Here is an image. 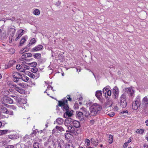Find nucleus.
Returning a JSON list of instances; mask_svg holds the SVG:
<instances>
[{"mask_svg":"<svg viewBox=\"0 0 148 148\" xmlns=\"http://www.w3.org/2000/svg\"><path fill=\"white\" fill-rule=\"evenodd\" d=\"M58 106L62 107V110L66 112L64 113L63 117L66 118L72 116L73 115V111L70 110L68 104L67 100H64L58 101Z\"/></svg>","mask_w":148,"mask_h":148,"instance_id":"nucleus-1","label":"nucleus"},{"mask_svg":"<svg viewBox=\"0 0 148 148\" xmlns=\"http://www.w3.org/2000/svg\"><path fill=\"white\" fill-rule=\"evenodd\" d=\"M13 81L15 82H18L19 79H21L22 78V75L17 72H14L12 75Z\"/></svg>","mask_w":148,"mask_h":148,"instance_id":"nucleus-2","label":"nucleus"},{"mask_svg":"<svg viewBox=\"0 0 148 148\" xmlns=\"http://www.w3.org/2000/svg\"><path fill=\"white\" fill-rule=\"evenodd\" d=\"M126 96L124 94L122 95L120 97V106L122 108H125L127 106Z\"/></svg>","mask_w":148,"mask_h":148,"instance_id":"nucleus-3","label":"nucleus"},{"mask_svg":"<svg viewBox=\"0 0 148 148\" xmlns=\"http://www.w3.org/2000/svg\"><path fill=\"white\" fill-rule=\"evenodd\" d=\"M91 110H96L98 112L102 109V107L99 104L95 103L91 106Z\"/></svg>","mask_w":148,"mask_h":148,"instance_id":"nucleus-4","label":"nucleus"},{"mask_svg":"<svg viewBox=\"0 0 148 148\" xmlns=\"http://www.w3.org/2000/svg\"><path fill=\"white\" fill-rule=\"evenodd\" d=\"M68 131H66L67 132H68L71 133L75 135H76L78 134L77 132V128L73 126L72 125V126H69V127H68Z\"/></svg>","mask_w":148,"mask_h":148,"instance_id":"nucleus-5","label":"nucleus"},{"mask_svg":"<svg viewBox=\"0 0 148 148\" xmlns=\"http://www.w3.org/2000/svg\"><path fill=\"white\" fill-rule=\"evenodd\" d=\"M140 102L139 100H137L133 102L132 108L135 110H136L138 107L140 106Z\"/></svg>","mask_w":148,"mask_h":148,"instance_id":"nucleus-6","label":"nucleus"},{"mask_svg":"<svg viewBox=\"0 0 148 148\" xmlns=\"http://www.w3.org/2000/svg\"><path fill=\"white\" fill-rule=\"evenodd\" d=\"M113 92L114 94V98L117 99L118 97L119 91L118 88L116 86H115L113 89Z\"/></svg>","mask_w":148,"mask_h":148,"instance_id":"nucleus-7","label":"nucleus"},{"mask_svg":"<svg viewBox=\"0 0 148 148\" xmlns=\"http://www.w3.org/2000/svg\"><path fill=\"white\" fill-rule=\"evenodd\" d=\"M123 90L125 92L132 96L134 93V91L132 88H126L123 89Z\"/></svg>","mask_w":148,"mask_h":148,"instance_id":"nucleus-8","label":"nucleus"},{"mask_svg":"<svg viewBox=\"0 0 148 148\" xmlns=\"http://www.w3.org/2000/svg\"><path fill=\"white\" fill-rule=\"evenodd\" d=\"M73 120L69 118L66 119L64 121V125L68 127L69 126H72L73 123Z\"/></svg>","mask_w":148,"mask_h":148,"instance_id":"nucleus-9","label":"nucleus"},{"mask_svg":"<svg viewBox=\"0 0 148 148\" xmlns=\"http://www.w3.org/2000/svg\"><path fill=\"white\" fill-rule=\"evenodd\" d=\"M16 32V29H15V27L14 26H13V27H10L9 29L8 32L10 34V35H12H12V40L13 41L14 40V39L13 38V36H14V33Z\"/></svg>","mask_w":148,"mask_h":148,"instance_id":"nucleus-10","label":"nucleus"},{"mask_svg":"<svg viewBox=\"0 0 148 148\" xmlns=\"http://www.w3.org/2000/svg\"><path fill=\"white\" fill-rule=\"evenodd\" d=\"M82 109L83 111V112L84 115L86 117H89L90 116V114L89 111L87 110L86 108H82Z\"/></svg>","mask_w":148,"mask_h":148,"instance_id":"nucleus-11","label":"nucleus"},{"mask_svg":"<svg viewBox=\"0 0 148 148\" xmlns=\"http://www.w3.org/2000/svg\"><path fill=\"white\" fill-rule=\"evenodd\" d=\"M24 30L21 29L19 30L17 33L16 37L15 38V40H17L21 37L23 34V32L24 31Z\"/></svg>","mask_w":148,"mask_h":148,"instance_id":"nucleus-12","label":"nucleus"},{"mask_svg":"<svg viewBox=\"0 0 148 148\" xmlns=\"http://www.w3.org/2000/svg\"><path fill=\"white\" fill-rule=\"evenodd\" d=\"M101 90H98L96 92L95 95L99 100H102V93Z\"/></svg>","mask_w":148,"mask_h":148,"instance_id":"nucleus-13","label":"nucleus"},{"mask_svg":"<svg viewBox=\"0 0 148 148\" xmlns=\"http://www.w3.org/2000/svg\"><path fill=\"white\" fill-rule=\"evenodd\" d=\"M28 75L33 79H36L38 78L39 76V74H37V73L35 74H34L32 73L29 72L28 73Z\"/></svg>","mask_w":148,"mask_h":148,"instance_id":"nucleus-14","label":"nucleus"},{"mask_svg":"<svg viewBox=\"0 0 148 148\" xmlns=\"http://www.w3.org/2000/svg\"><path fill=\"white\" fill-rule=\"evenodd\" d=\"M4 101L5 102L10 104H12L13 103V100L10 98L7 97L4 98Z\"/></svg>","mask_w":148,"mask_h":148,"instance_id":"nucleus-15","label":"nucleus"},{"mask_svg":"<svg viewBox=\"0 0 148 148\" xmlns=\"http://www.w3.org/2000/svg\"><path fill=\"white\" fill-rule=\"evenodd\" d=\"M62 142V141L56 142L53 145L54 148H61V143Z\"/></svg>","mask_w":148,"mask_h":148,"instance_id":"nucleus-16","label":"nucleus"},{"mask_svg":"<svg viewBox=\"0 0 148 148\" xmlns=\"http://www.w3.org/2000/svg\"><path fill=\"white\" fill-rule=\"evenodd\" d=\"M42 48V46L40 45L32 48V50L33 52L38 51L41 50Z\"/></svg>","mask_w":148,"mask_h":148,"instance_id":"nucleus-17","label":"nucleus"},{"mask_svg":"<svg viewBox=\"0 0 148 148\" xmlns=\"http://www.w3.org/2000/svg\"><path fill=\"white\" fill-rule=\"evenodd\" d=\"M90 141L91 143L93 144L95 146H96L98 144V140L97 139H95L93 138H92L90 139Z\"/></svg>","mask_w":148,"mask_h":148,"instance_id":"nucleus-18","label":"nucleus"},{"mask_svg":"<svg viewBox=\"0 0 148 148\" xmlns=\"http://www.w3.org/2000/svg\"><path fill=\"white\" fill-rule=\"evenodd\" d=\"M56 122L57 124L59 125L62 124L63 122V119L61 118H58L56 119Z\"/></svg>","mask_w":148,"mask_h":148,"instance_id":"nucleus-19","label":"nucleus"},{"mask_svg":"<svg viewBox=\"0 0 148 148\" xmlns=\"http://www.w3.org/2000/svg\"><path fill=\"white\" fill-rule=\"evenodd\" d=\"M72 124L73 125L74 127L76 128L79 127L80 126V123L77 121H73V122Z\"/></svg>","mask_w":148,"mask_h":148,"instance_id":"nucleus-20","label":"nucleus"},{"mask_svg":"<svg viewBox=\"0 0 148 148\" xmlns=\"http://www.w3.org/2000/svg\"><path fill=\"white\" fill-rule=\"evenodd\" d=\"M84 114L83 112H79L77 114V116L78 118L81 120L83 119L84 118Z\"/></svg>","mask_w":148,"mask_h":148,"instance_id":"nucleus-21","label":"nucleus"},{"mask_svg":"<svg viewBox=\"0 0 148 148\" xmlns=\"http://www.w3.org/2000/svg\"><path fill=\"white\" fill-rule=\"evenodd\" d=\"M27 58V57H26L25 54H23L22 56L21 57L19 58V60L21 61H28V59L26 58Z\"/></svg>","mask_w":148,"mask_h":148,"instance_id":"nucleus-22","label":"nucleus"},{"mask_svg":"<svg viewBox=\"0 0 148 148\" xmlns=\"http://www.w3.org/2000/svg\"><path fill=\"white\" fill-rule=\"evenodd\" d=\"M142 103L145 105H146L148 104V99L147 97H145L143 99Z\"/></svg>","mask_w":148,"mask_h":148,"instance_id":"nucleus-23","label":"nucleus"},{"mask_svg":"<svg viewBox=\"0 0 148 148\" xmlns=\"http://www.w3.org/2000/svg\"><path fill=\"white\" fill-rule=\"evenodd\" d=\"M16 91L22 94H23L25 93L24 90L21 88L19 87Z\"/></svg>","mask_w":148,"mask_h":148,"instance_id":"nucleus-24","label":"nucleus"},{"mask_svg":"<svg viewBox=\"0 0 148 148\" xmlns=\"http://www.w3.org/2000/svg\"><path fill=\"white\" fill-rule=\"evenodd\" d=\"M36 133H37V132H36V130H34L33 131L32 133H31V134L30 135L26 136L25 138H26L27 137H29V136H30L31 137V138H32L34 137V136H36Z\"/></svg>","mask_w":148,"mask_h":148,"instance_id":"nucleus-25","label":"nucleus"},{"mask_svg":"<svg viewBox=\"0 0 148 148\" xmlns=\"http://www.w3.org/2000/svg\"><path fill=\"white\" fill-rule=\"evenodd\" d=\"M0 111V113L1 112L3 113L6 114V113L8 112V110L5 107H2L1 108Z\"/></svg>","mask_w":148,"mask_h":148,"instance_id":"nucleus-26","label":"nucleus"},{"mask_svg":"<svg viewBox=\"0 0 148 148\" xmlns=\"http://www.w3.org/2000/svg\"><path fill=\"white\" fill-rule=\"evenodd\" d=\"M36 42V40L35 38L32 39L30 41L29 43L27 45V47H29L31 45L34 44Z\"/></svg>","mask_w":148,"mask_h":148,"instance_id":"nucleus-27","label":"nucleus"},{"mask_svg":"<svg viewBox=\"0 0 148 148\" xmlns=\"http://www.w3.org/2000/svg\"><path fill=\"white\" fill-rule=\"evenodd\" d=\"M65 148H74V147L72 143H69L66 145Z\"/></svg>","mask_w":148,"mask_h":148,"instance_id":"nucleus-28","label":"nucleus"},{"mask_svg":"<svg viewBox=\"0 0 148 148\" xmlns=\"http://www.w3.org/2000/svg\"><path fill=\"white\" fill-rule=\"evenodd\" d=\"M90 115L93 116H95L97 114V112H96V110H91V108H90Z\"/></svg>","mask_w":148,"mask_h":148,"instance_id":"nucleus-29","label":"nucleus"},{"mask_svg":"<svg viewBox=\"0 0 148 148\" xmlns=\"http://www.w3.org/2000/svg\"><path fill=\"white\" fill-rule=\"evenodd\" d=\"M108 142L110 144H111L113 141V136L112 135H110L108 137Z\"/></svg>","mask_w":148,"mask_h":148,"instance_id":"nucleus-30","label":"nucleus"},{"mask_svg":"<svg viewBox=\"0 0 148 148\" xmlns=\"http://www.w3.org/2000/svg\"><path fill=\"white\" fill-rule=\"evenodd\" d=\"M84 142L85 145L86 146H88L90 145V141L89 139L86 138Z\"/></svg>","mask_w":148,"mask_h":148,"instance_id":"nucleus-31","label":"nucleus"},{"mask_svg":"<svg viewBox=\"0 0 148 148\" xmlns=\"http://www.w3.org/2000/svg\"><path fill=\"white\" fill-rule=\"evenodd\" d=\"M15 62V61L14 60H12L9 61L7 65V66H8L9 67L12 66Z\"/></svg>","mask_w":148,"mask_h":148,"instance_id":"nucleus-32","label":"nucleus"},{"mask_svg":"<svg viewBox=\"0 0 148 148\" xmlns=\"http://www.w3.org/2000/svg\"><path fill=\"white\" fill-rule=\"evenodd\" d=\"M56 129L60 132H62L64 131V128L61 126H56Z\"/></svg>","mask_w":148,"mask_h":148,"instance_id":"nucleus-33","label":"nucleus"},{"mask_svg":"<svg viewBox=\"0 0 148 148\" xmlns=\"http://www.w3.org/2000/svg\"><path fill=\"white\" fill-rule=\"evenodd\" d=\"M28 65L31 67H35L36 65V62H33L31 63H27Z\"/></svg>","mask_w":148,"mask_h":148,"instance_id":"nucleus-34","label":"nucleus"},{"mask_svg":"<svg viewBox=\"0 0 148 148\" xmlns=\"http://www.w3.org/2000/svg\"><path fill=\"white\" fill-rule=\"evenodd\" d=\"M34 14L36 15H38L40 14V11L38 9H36L33 12Z\"/></svg>","mask_w":148,"mask_h":148,"instance_id":"nucleus-35","label":"nucleus"},{"mask_svg":"<svg viewBox=\"0 0 148 148\" xmlns=\"http://www.w3.org/2000/svg\"><path fill=\"white\" fill-rule=\"evenodd\" d=\"M26 40L24 37H23L20 42V45L22 46L23 44L25 42Z\"/></svg>","mask_w":148,"mask_h":148,"instance_id":"nucleus-36","label":"nucleus"},{"mask_svg":"<svg viewBox=\"0 0 148 148\" xmlns=\"http://www.w3.org/2000/svg\"><path fill=\"white\" fill-rule=\"evenodd\" d=\"M21 79L25 82H27L29 80V78L27 77L24 76L23 77L22 76V78H21Z\"/></svg>","mask_w":148,"mask_h":148,"instance_id":"nucleus-37","label":"nucleus"},{"mask_svg":"<svg viewBox=\"0 0 148 148\" xmlns=\"http://www.w3.org/2000/svg\"><path fill=\"white\" fill-rule=\"evenodd\" d=\"M144 132V130L141 129H138L136 131V133L139 134H143Z\"/></svg>","mask_w":148,"mask_h":148,"instance_id":"nucleus-38","label":"nucleus"},{"mask_svg":"<svg viewBox=\"0 0 148 148\" xmlns=\"http://www.w3.org/2000/svg\"><path fill=\"white\" fill-rule=\"evenodd\" d=\"M33 146L34 148H39V144L37 142L34 143Z\"/></svg>","mask_w":148,"mask_h":148,"instance_id":"nucleus-39","label":"nucleus"},{"mask_svg":"<svg viewBox=\"0 0 148 148\" xmlns=\"http://www.w3.org/2000/svg\"><path fill=\"white\" fill-rule=\"evenodd\" d=\"M34 56L35 58L39 59L41 56V55L40 53H36L34 55Z\"/></svg>","mask_w":148,"mask_h":148,"instance_id":"nucleus-40","label":"nucleus"},{"mask_svg":"<svg viewBox=\"0 0 148 148\" xmlns=\"http://www.w3.org/2000/svg\"><path fill=\"white\" fill-rule=\"evenodd\" d=\"M8 137L12 139H15L17 138L16 137L15 135H9Z\"/></svg>","mask_w":148,"mask_h":148,"instance_id":"nucleus-41","label":"nucleus"},{"mask_svg":"<svg viewBox=\"0 0 148 148\" xmlns=\"http://www.w3.org/2000/svg\"><path fill=\"white\" fill-rule=\"evenodd\" d=\"M8 131V130H0V135L6 133Z\"/></svg>","mask_w":148,"mask_h":148,"instance_id":"nucleus-42","label":"nucleus"},{"mask_svg":"<svg viewBox=\"0 0 148 148\" xmlns=\"http://www.w3.org/2000/svg\"><path fill=\"white\" fill-rule=\"evenodd\" d=\"M31 71L34 73H36L38 71V69L36 67H34L31 69Z\"/></svg>","mask_w":148,"mask_h":148,"instance_id":"nucleus-43","label":"nucleus"},{"mask_svg":"<svg viewBox=\"0 0 148 148\" xmlns=\"http://www.w3.org/2000/svg\"><path fill=\"white\" fill-rule=\"evenodd\" d=\"M108 89L106 88H104L103 90V94H105V95H106L108 90Z\"/></svg>","mask_w":148,"mask_h":148,"instance_id":"nucleus-44","label":"nucleus"},{"mask_svg":"<svg viewBox=\"0 0 148 148\" xmlns=\"http://www.w3.org/2000/svg\"><path fill=\"white\" fill-rule=\"evenodd\" d=\"M20 102L23 104H25L27 102V101L26 99H22L21 100V101H20Z\"/></svg>","mask_w":148,"mask_h":148,"instance_id":"nucleus-45","label":"nucleus"},{"mask_svg":"<svg viewBox=\"0 0 148 148\" xmlns=\"http://www.w3.org/2000/svg\"><path fill=\"white\" fill-rule=\"evenodd\" d=\"M25 55H26V57L27 58L28 57H31L32 56V54L30 53H25Z\"/></svg>","mask_w":148,"mask_h":148,"instance_id":"nucleus-46","label":"nucleus"},{"mask_svg":"<svg viewBox=\"0 0 148 148\" xmlns=\"http://www.w3.org/2000/svg\"><path fill=\"white\" fill-rule=\"evenodd\" d=\"M22 66L26 69L28 70L29 69V67L25 64H23Z\"/></svg>","mask_w":148,"mask_h":148,"instance_id":"nucleus-47","label":"nucleus"},{"mask_svg":"<svg viewBox=\"0 0 148 148\" xmlns=\"http://www.w3.org/2000/svg\"><path fill=\"white\" fill-rule=\"evenodd\" d=\"M26 51L25 49H23L21 50L19 53L20 54H22L23 53L25 52Z\"/></svg>","mask_w":148,"mask_h":148,"instance_id":"nucleus-48","label":"nucleus"},{"mask_svg":"<svg viewBox=\"0 0 148 148\" xmlns=\"http://www.w3.org/2000/svg\"><path fill=\"white\" fill-rule=\"evenodd\" d=\"M107 95L110 96H111V91L110 90H108L107 92Z\"/></svg>","mask_w":148,"mask_h":148,"instance_id":"nucleus-49","label":"nucleus"},{"mask_svg":"<svg viewBox=\"0 0 148 148\" xmlns=\"http://www.w3.org/2000/svg\"><path fill=\"white\" fill-rule=\"evenodd\" d=\"M21 67H22V66L19 64L17 65L16 66V68L18 69L19 70V69H21Z\"/></svg>","mask_w":148,"mask_h":148,"instance_id":"nucleus-50","label":"nucleus"},{"mask_svg":"<svg viewBox=\"0 0 148 148\" xmlns=\"http://www.w3.org/2000/svg\"><path fill=\"white\" fill-rule=\"evenodd\" d=\"M6 114H8L10 115H13V112L12 111H8V112Z\"/></svg>","mask_w":148,"mask_h":148,"instance_id":"nucleus-51","label":"nucleus"},{"mask_svg":"<svg viewBox=\"0 0 148 148\" xmlns=\"http://www.w3.org/2000/svg\"><path fill=\"white\" fill-rule=\"evenodd\" d=\"M10 52H11L10 53L11 54H13L15 52V50L14 49H10Z\"/></svg>","mask_w":148,"mask_h":148,"instance_id":"nucleus-52","label":"nucleus"},{"mask_svg":"<svg viewBox=\"0 0 148 148\" xmlns=\"http://www.w3.org/2000/svg\"><path fill=\"white\" fill-rule=\"evenodd\" d=\"M14 98L16 101L18 102H19V98L17 97V96H15L14 97Z\"/></svg>","mask_w":148,"mask_h":148,"instance_id":"nucleus-53","label":"nucleus"},{"mask_svg":"<svg viewBox=\"0 0 148 148\" xmlns=\"http://www.w3.org/2000/svg\"><path fill=\"white\" fill-rule=\"evenodd\" d=\"M115 114L114 112H112L111 113H110L108 114V115L111 117H112L114 116L115 115Z\"/></svg>","mask_w":148,"mask_h":148,"instance_id":"nucleus-54","label":"nucleus"},{"mask_svg":"<svg viewBox=\"0 0 148 148\" xmlns=\"http://www.w3.org/2000/svg\"><path fill=\"white\" fill-rule=\"evenodd\" d=\"M10 108L11 109H13L14 110H15L16 109V107L14 105L11 106Z\"/></svg>","mask_w":148,"mask_h":148,"instance_id":"nucleus-55","label":"nucleus"},{"mask_svg":"<svg viewBox=\"0 0 148 148\" xmlns=\"http://www.w3.org/2000/svg\"><path fill=\"white\" fill-rule=\"evenodd\" d=\"M113 109H114V111H117L118 110L119 108H118V107L117 106H115L114 107Z\"/></svg>","mask_w":148,"mask_h":148,"instance_id":"nucleus-56","label":"nucleus"},{"mask_svg":"<svg viewBox=\"0 0 148 148\" xmlns=\"http://www.w3.org/2000/svg\"><path fill=\"white\" fill-rule=\"evenodd\" d=\"M13 86L14 87V88L15 90H16L17 89V88H18L19 87H18L17 85H13Z\"/></svg>","mask_w":148,"mask_h":148,"instance_id":"nucleus-57","label":"nucleus"},{"mask_svg":"<svg viewBox=\"0 0 148 148\" xmlns=\"http://www.w3.org/2000/svg\"><path fill=\"white\" fill-rule=\"evenodd\" d=\"M128 111L127 110L123 111L121 112V114H124L125 113L127 114L128 113Z\"/></svg>","mask_w":148,"mask_h":148,"instance_id":"nucleus-58","label":"nucleus"},{"mask_svg":"<svg viewBox=\"0 0 148 148\" xmlns=\"http://www.w3.org/2000/svg\"><path fill=\"white\" fill-rule=\"evenodd\" d=\"M6 148H14V146L12 145H8Z\"/></svg>","mask_w":148,"mask_h":148,"instance_id":"nucleus-59","label":"nucleus"},{"mask_svg":"<svg viewBox=\"0 0 148 148\" xmlns=\"http://www.w3.org/2000/svg\"><path fill=\"white\" fill-rule=\"evenodd\" d=\"M128 143H127V142H126L124 144V147L125 148H126V147H127V145H128Z\"/></svg>","mask_w":148,"mask_h":148,"instance_id":"nucleus-60","label":"nucleus"},{"mask_svg":"<svg viewBox=\"0 0 148 148\" xmlns=\"http://www.w3.org/2000/svg\"><path fill=\"white\" fill-rule=\"evenodd\" d=\"M94 121L93 120H91L90 121V123L92 124H93L94 123Z\"/></svg>","mask_w":148,"mask_h":148,"instance_id":"nucleus-61","label":"nucleus"},{"mask_svg":"<svg viewBox=\"0 0 148 148\" xmlns=\"http://www.w3.org/2000/svg\"><path fill=\"white\" fill-rule=\"evenodd\" d=\"M60 2L58 1L56 3V4L57 6H58L60 5Z\"/></svg>","mask_w":148,"mask_h":148,"instance_id":"nucleus-62","label":"nucleus"},{"mask_svg":"<svg viewBox=\"0 0 148 148\" xmlns=\"http://www.w3.org/2000/svg\"><path fill=\"white\" fill-rule=\"evenodd\" d=\"M67 99H68V100L70 101H72L71 98L70 97H67Z\"/></svg>","mask_w":148,"mask_h":148,"instance_id":"nucleus-63","label":"nucleus"},{"mask_svg":"<svg viewBox=\"0 0 148 148\" xmlns=\"http://www.w3.org/2000/svg\"><path fill=\"white\" fill-rule=\"evenodd\" d=\"M21 70L20 71L22 72H24L25 71V69H20Z\"/></svg>","mask_w":148,"mask_h":148,"instance_id":"nucleus-64","label":"nucleus"}]
</instances>
